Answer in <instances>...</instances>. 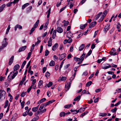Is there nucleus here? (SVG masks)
Listing matches in <instances>:
<instances>
[{
	"mask_svg": "<svg viewBox=\"0 0 121 121\" xmlns=\"http://www.w3.org/2000/svg\"><path fill=\"white\" fill-rule=\"evenodd\" d=\"M5 92L4 90H0V100L2 98H3L4 99L5 98Z\"/></svg>",
	"mask_w": 121,
	"mask_h": 121,
	"instance_id": "1",
	"label": "nucleus"
},
{
	"mask_svg": "<svg viewBox=\"0 0 121 121\" xmlns=\"http://www.w3.org/2000/svg\"><path fill=\"white\" fill-rule=\"evenodd\" d=\"M110 24H108L106 25L104 29V31L106 33L107 31L109 30L110 28Z\"/></svg>",
	"mask_w": 121,
	"mask_h": 121,
	"instance_id": "2",
	"label": "nucleus"
},
{
	"mask_svg": "<svg viewBox=\"0 0 121 121\" xmlns=\"http://www.w3.org/2000/svg\"><path fill=\"white\" fill-rule=\"evenodd\" d=\"M14 56H12L10 59L9 62V64L10 65L13 63L14 60Z\"/></svg>",
	"mask_w": 121,
	"mask_h": 121,
	"instance_id": "3",
	"label": "nucleus"
},
{
	"mask_svg": "<svg viewBox=\"0 0 121 121\" xmlns=\"http://www.w3.org/2000/svg\"><path fill=\"white\" fill-rule=\"evenodd\" d=\"M107 65H108V66H105V65H103L102 66V69H108L109 68L111 67V66L109 64H107Z\"/></svg>",
	"mask_w": 121,
	"mask_h": 121,
	"instance_id": "4",
	"label": "nucleus"
},
{
	"mask_svg": "<svg viewBox=\"0 0 121 121\" xmlns=\"http://www.w3.org/2000/svg\"><path fill=\"white\" fill-rule=\"evenodd\" d=\"M26 48V46H22L21 48H20L18 52H21L22 51H24Z\"/></svg>",
	"mask_w": 121,
	"mask_h": 121,
	"instance_id": "5",
	"label": "nucleus"
},
{
	"mask_svg": "<svg viewBox=\"0 0 121 121\" xmlns=\"http://www.w3.org/2000/svg\"><path fill=\"white\" fill-rule=\"evenodd\" d=\"M66 56V54L65 53H64L60 55L59 57V60H61Z\"/></svg>",
	"mask_w": 121,
	"mask_h": 121,
	"instance_id": "6",
	"label": "nucleus"
},
{
	"mask_svg": "<svg viewBox=\"0 0 121 121\" xmlns=\"http://www.w3.org/2000/svg\"><path fill=\"white\" fill-rule=\"evenodd\" d=\"M56 31L58 32L61 33L63 32V30L61 27H58L56 29Z\"/></svg>",
	"mask_w": 121,
	"mask_h": 121,
	"instance_id": "7",
	"label": "nucleus"
},
{
	"mask_svg": "<svg viewBox=\"0 0 121 121\" xmlns=\"http://www.w3.org/2000/svg\"><path fill=\"white\" fill-rule=\"evenodd\" d=\"M58 47V44L57 43L55 44L52 46V50L53 51L55 50Z\"/></svg>",
	"mask_w": 121,
	"mask_h": 121,
	"instance_id": "8",
	"label": "nucleus"
},
{
	"mask_svg": "<svg viewBox=\"0 0 121 121\" xmlns=\"http://www.w3.org/2000/svg\"><path fill=\"white\" fill-rule=\"evenodd\" d=\"M96 22H92L89 26L90 28L94 27L96 24Z\"/></svg>",
	"mask_w": 121,
	"mask_h": 121,
	"instance_id": "9",
	"label": "nucleus"
},
{
	"mask_svg": "<svg viewBox=\"0 0 121 121\" xmlns=\"http://www.w3.org/2000/svg\"><path fill=\"white\" fill-rule=\"evenodd\" d=\"M17 116V114L16 113L14 114L13 116L12 117L11 120V121H14L16 119Z\"/></svg>",
	"mask_w": 121,
	"mask_h": 121,
	"instance_id": "10",
	"label": "nucleus"
},
{
	"mask_svg": "<svg viewBox=\"0 0 121 121\" xmlns=\"http://www.w3.org/2000/svg\"><path fill=\"white\" fill-rule=\"evenodd\" d=\"M20 66L18 64H17L14 66L13 70L14 71H16L19 68Z\"/></svg>",
	"mask_w": 121,
	"mask_h": 121,
	"instance_id": "11",
	"label": "nucleus"
},
{
	"mask_svg": "<svg viewBox=\"0 0 121 121\" xmlns=\"http://www.w3.org/2000/svg\"><path fill=\"white\" fill-rule=\"evenodd\" d=\"M39 22V20H37L36 22L35 23L33 26V27L35 28H37L38 26Z\"/></svg>",
	"mask_w": 121,
	"mask_h": 121,
	"instance_id": "12",
	"label": "nucleus"
},
{
	"mask_svg": "<svg viewBox=\"0 0 121 121\" xmlns=\"http://www.w3.org/2000/svg\"><path fill=\"white\" fill-rule=\"evenodd\" d=\"M8 44V43L6 41H3L2 43V47L3 48H5L7 46Z\"/></svg>",
	"mask_w": 121,
	"mask_h": 121,
	"instance_id": "13",
	"label": "nucleus"
},
{
	"mask_svg": "<svg viewBox=\"0 0 121 121\" xmlns=\"http://www.w3.org/2000/svg\"><path fill=\"white\" fill-rule=\"evenodd\" d=\"M46 100V99L45 98H44L41 99L39 100L38 102V104H40L41 103L44 102Z\"/></svg>",
	"mask_w": 121,
	"mask_h": 121,
	"instance_id": "14",
	"label": "nucleus"
},
{
	"mask_svg": "<svg viewBox=\"0 0 121 121\" xmlns=\"http://www.w3.org/2000/svg\"><path fill=\"white\" fill-rule=\"evenodd\" d=\"M44 106H45V105L44 104H41L39 108V111H41L43 109Z\"/></svg>",
	"mask_w": 121,
	"mask_h": 121,
	"instance_id": "15",
	"label": "nucleus"
},
{
	"mask_svg": "<svg viewBox=\"0 0 121 121\" xmlns=\"http://www.w3.org/2000/svg\"><path fill=\"white\" fill-rule=\"evenodd\" d=\"M55 65V62L53 60H52L49 64V65L50 66H53Z\"/></svg>",
	"mask_w": 121,
	"mask_h": 121,
	"instance_id": "16",
	"label": "nucleus"
},
{
	"mask_svg": "<svg viewBox=\"0 0 121 121\" xmlns=\"http://www.w3.org/2000/svg\"><path fill=\"white\" fill-rule=\"evenodd\" d=\"M56 34V30H55L53 32L52 35V37L53 39H54L55 38Z\"/></svg>",
	"mask_w": 121,
	"mask_h": 121,
	"instance_id": "17",
	"label": "nucleus"
},
{
	"mask_svg": "<svg viewBox=\"0 0 121 121\" xmlns=\"http://www.w3.org/2000/svg\"><path fill=\"white\" fill-rule=\"evenodd\" d=\"M85 47V45L84 44H82L81 46L79 47V50L80 51L82 50Z\"/></svg>",
	"mask_w": 121,
	"mask_h": 121,
	"instance_id": "18",
	"label": "nucleus"
},
{
	"mask_svg": "<svg viewBox=\"0 0 121 121\" xmlns=\"http://www.w3.org/2000/svg\"><path fill=\"white\" fill-rule=\"evenodd\" d=\"M5 6V4H4L2 5L0 7V13L3 10Z\"/></svg>",
	"mask_w": 121,
	"mask_h": 121,
	"instance_id": "19",
	"label": "nucleus"
},
{
	"mask_svg": "<svg viewBox=\"0 0 121 121\" xmlns=\"http://www.w3.org/2000/svg\"><path fill=\"white\" fill-rule=\"evenodd\" d=\"M52 103L53 102L52 101L50 100L45 103L44 104H45V107H46L47 105Z\"/></svg>",
	"mask_w": 121,
	"mask_h": 121,
	"instance_id": "20",
	"label": "nucleus"
},
{
	"mask_svg": "<svg viewBox=\"0 0 121 121\" xmlns=\"http://www.w3.org/2000/svg\"><path fill=\"white\" fill-rule=\"evenodd\" d=\"M81 98V96L78 95L77 97L76 98H75L74 99V101H79Z\"/></svg>",
	"mask_w": 121,
	"mask_h": 121,
	"instance_id": "21",
	"label": "nucleus"
},
{
	"mask_svg": "<svg viewBox=\"0 0 121 121\" xmlns=\"http://www.w3.org/2000/svg\"><path fill=\"white\" fill-rule=\"evenodd\" d=\"M85 55V54L84 53H83L82 54L80 57L81 60L82 61H83L84 60Z\"/></svg>",
	"mask_w": 121,
	"mask_h": 121,
	"instance_id": "22",
	"label": "nucleus"
},
{
	"mask_svg": "<svg viewBox=\"0 0 121 121\" xmlns=\"http://www.w3.org/2000/svg\"><path fill=\"white\" fill-rule=\"evenodd\" d=\"M107 115V114L106 113H100L99 115V117H104L106 116Z\"/></svg>",
	"mask_w": 121,
	"mask_h": 121,
	"instance_id": "23",
	"label": "nucleus"
},
{
	"mask_svg": "<svg viewBox=\"0 0 121 121\" xmlns=\"http://www.w3.org/2000/svg\"><path fill=\"white\" fill-rule=\"evenodd\" d=\"M29 4L28 3H26L24 4L22 6V9H24L26 6H28Z\"/></svg>",
	"mask_w": 121,
	"mask_h": 121,
	"instance_id": "24",
	"label": "nucleus"
},
{
	"mask_svg": "<svg viewBox=\"0 0 121 121\" xmlns=\"http://www.w3.org/2000/svg\"><path fill=\"white\" fill-rule=\"evenodd\" d=\"M18 73V72L17 71L15 73H14L13 75L12 76V79H14L15 77L17 75Z\"/></svg>",
	"mask_w": 121,
	"mask_h": 121,
	"instance_id": "25",
	"label": "nucleus"
},
{
	"mask_svg": "<svg viewBox=\"0 0 121 121\" xmlns=\"http://www.w3.org/2000/svg\"><path fill=\"white\" fill-rule=\"evenodd\" d=\"M39 117L38 116H36L35 117L33 118L32 121H36L39 119Z\"/></svg>",
	"mask_w": 121,
	"mask_h": 121,
	"instance_id": "26",
	"label": "nucleus"
},
{
	"mask_svg": "<svg viewBox=\"0 0 121 121\" xmlns=\"http://www.w3.org/2000/svg\"><path fill=\"white\" fill-rule=\"evenodd\" d=\"M102 14V12H101L99 13L97 15L96 17L95 20H97V19L99 18L100 16V15Z\"/></svg>",
	"mask_w": 121,
	"mask_h": 121,
	"instance_id": "27",
	"label": "nucleus"
},
{
	"mask_svg": "<svg viewBox=\"0 0 121 121\" xmlns=\"http://www.w3.org/2000/svg\"><path fill=\"white\" fill-rule=\"evenodd\" d=\"M72 35V34L70 32H68L67 34V37L68 38H71Z\"/></svg>",
	"mask_w": 121,
	"mask_h": 121,
	"instance_id": "28",
	"label": "nucleus"
},
{
	"mask_svg": "<svg viewBox=\"0 0 121 121\" xmlns=\"http://www.w3.org/2000/svg\"><path fill=\"white\" fill-rule=\"evenodd\" d=\"M76 74V72H74V74L73 75V76H72L70 79V80H73Z\"/></svg>",
	"mask_w": 121,
	"mask_h": 121,
	"instance_id": "29",
	"label": "nucleus"
},
{
	"mask_svg": "<svg viewBox=\"0 0 121 121\" xmlns=\"http://www.w3.org/2000/svg\"><path fill=\"white\" fill-rule=\"evenodd\" d=\"M35 28L34 27L32 28L30 30V31L29 33V34L30 35L35 30Z\"/></svg>",
	"mask_w": 121,
	"mask_h": 121,
	"instance_id": "30",
	"label": "nucleus"
},
{
	"mask_svg": "<svg viewBox=\"0 0 121 121\" xmlns=\"http://www.w3.org/2000/svg\"><path fill=\"white\" fill-rule=\"evenodd\" d=\"M74 60L75 61H80L81 60V59L80 58L77 57H74Z\"/></svg>",
	"mask_w": 121,
	"mask_h": 121,
	"instance_id": "31",
	"label": "nucleus"
},
{
	"mask_svg": "<svg viewBox=\"0 0 121 121\" xmlns=\"http://www.w3.org/2000/svg\"><path fill=\"white\" fill-rule=\"evenodd\" d=\"M9 101L8 100H6L5 102V105L4 107V108H6L8 106L9 103Z\"/></svg>",
	"mask_w": 121,
	"mask_h": 121,
	"instance_id": "32",
	"label": "nucleus"
},
{
	"mask_svg": "<svg viewBox=\"0 0 121 121\" xmlns=\"http://www.w3.org/2000/svg\"><path fill=\"white\" fill-rule=\"evenodd\" d=\"M92 82L91 81H90L88 82L86 84V86H90Z\"/></svg>",
	"mask_w": 121,
	"mask_h": 121,
	"instance_id": "33",
	"label": "nucleus"
},
{
	"mask_svg": "<svg viewBox=\"0 0 121 121\" xmlns=\"http://www.w3.org/2000/svg\"><path fill=\"white\" fill-rule=\"evenodd\" d=\"M51 9L50 8L48 9V14L47 15V17L48 18L49 17V16L50 14V12H51Z\"/></svg>",
	"mask_w": 121,
	"mask_h": 121,
	"instance_id": "34",
	"label": "nucleus"
},
{
	"mask_svg": "<svg viewBox=\"0 0 121 121\" xmlns=\"http://www.w3.org/2000/svg\"><path fill=\"white\" fill-rule=\"evenodd\" d=\"M10 26L9 25L8 27L7 28V30L6 33V34H7L9 31V30L10 29Z\"/></svg>",
	"mask_w": 121,
	"mask_h": 121,
	"instance_id": "35",
	"label": "nucleus"
},
{
	"mask_svg": "<svg viewBox=\"0 0 121 121\" xmlns=\"http://www.w3.org/2000/svg\"><path fill=\"white\" fill-rule=\"evenodd\" d=\"M71 105H72L71 104H67L65 105L64 107V108H69Z\"/></svg>",
	"mask_w": 121,
	"mask_h": 121,
	"instance_id": "36",
	"label": "nucleus"
},
{
	"mask_svg": "<svg viewBox=\"0 0 121 121\" xmlns=\"http://www.w3.org/2000/svg\"><path fill=\"white\" fill-rule=\"evenodd\" d=\"M29 111V110L28 111H26L24 112L23 114V116H26L28 114Z\"/></svg>",
	"mask_w": 121,
	"mask_h": 121,
	"instance_id": "37",
	"label": "nucleus"
},
{
	"mask_svg": "<svg viewBox=\"0 0 121 121\" xmlns=\"http://www.w3.org/2000/svg\"><path fill=\"white\" fill-rule=\"evenodd\" d=\"M91 53L92 51L91 50H90L88 52L86 56V58L88 56H89L91 54Z\"/></svg>",
	"mask_w": 121,
	"mask_h": 121,
	"instance_id": "38",
	"label": "nucleus"
},
{
	"mask_svg": "<svg viewBox=\"0 0 121 121\" xmlns=\"http://www.w3.org/2000/svg\"><path fill=\"white\" fill-rule=\"evenodd\" d=\"M64 23V26H66L69 23V22L68 21H67L66 22L65 20H64L63 21V23H64Z\"/></svg>",
	"mask_w": 121,
	"mask_h": 121,
	"instance_id": "39",
	"label": "nucleus"
},
{
	"mask_svg": "<svg viewBox=\"0 0 121 121\" xmlns=\"http://www.w3.org/2000/svg\"><path fill=\"white\" fill-rule=\"evenodd\" d=\"M117 110V108L116 107H115L113 109H112L111 111L112 112L114 113L116 112Z\"/></svg>",
	"mask_w": 121,
	"mask_h": 121,
	"instance_id": "40",
	"label": "nucleus"
},
{
	"mask_svg": "<svg viewBox=\"0 0 121 121\" xmlns=\"http://www.w3.org/2000/svg\"><path fill=\"white\" fill-rule=\"evenodd\" d=\"M60 116L61 117H64L65 115V113L64 112H61L60 114Z\"/></svg>",
	"mask_w": 121,
	"mask_h": 121,
	"instance_id": "41",
	"label": "nucleus"
},
{
	"mask_svg": "<svg viewBox=\"0 0 121 121\" xmlns=\"http://www.w3.org/2000/svg\"><path fill=\"white\" fill-rule=\"evenodd\" d=\"M37 108H36V107H34L32 108V111L33 112H35L38 110V109H37Z\"/></svg>",
	"mask_w": 121,
	"mask_h": 121,
	"instance_id": "42",
	"label": "nucleus"
},
{
	"mask_svg": "<svg viewBox=\"0 0 121 121\" xmlns=\"http://www.w3.org/2000/svg\"><path fill=\"white\" fill-rule=\"evenodd\" d=\"M50 73L48 72H46L45 76L46 78H47L50 76Z\"/></svg>",
	"mask_w": 121,
	"mask_h": 121,
	"instance_id": "43",
	"label": "nucleus"
},
{
	"mask_svg": "<svg viewBox=\"0 0 121 121\" xmlns=\"http://www.w3.org/2000/svg\"><path fill=\"white\" fill-rule=\"evenodd\" d=\"M53 83L52 82H49V83L47 85V86L48 87H49L51 86L52 85Z\"/></svg>",
	"mask_w": 121,
	"mask_h": 121,
	"instance_id": "44",
	"label": "nucleus"
},
{
	"mask_svg": "<svg viewBox=\"0 0 121 121\" xmlns=\"http://www.w3.org/2000/svg\"><path fill=\"white\" fill-rule=\"evenodd\" d=\"M46 108H44L43 110H41V111H40V114H42L43 113H44L46 111Z\"/></svg>",
	"mask_w": 121,
	"mask_h": 121,
	"instance_id": "45",
	"label": "nucleus"
},
{
	"mask_svg": "<svg viewBox=\"0 0 121 121\" xmlns=\"http://www.w3.org/2000/svg\"><path fill=\"white\" fill-rule=\"evenodd\" d=\"M107 13V11L106 10H105L104 12L103 13V15H102V16H103V17H105L106 16V14Z\"/></svg>",
	"mask_w": 121,
	"mask_h": 121,
	"instance_id": "46",
	"label": "nucleus"
},
{
	"mask_svg": "<svg viewBox=\"0 0 121 121\" xmlns=\"http://www.w3.org/2000/svg\"><path fill=\"white\" fill-rule=\"evenodd\" d=\"M49 54V52L48 50H46L45 51V56H47Z\"/></svg>",
	"mask_w": 121,
	"mask_h": 121,
	"instance_id": "47",
	"label": "nucleus"
},
{
	"mask_svg": "<svg viewBox=\"0 0 121 121\" xmlns=\"http://www.w3.org/2000/svg\"><path fill=\"white\" fill-rule=\"evenodd\" d=\"M104 17H103V16H102L99 20L98 22H101L103 20Z\"/></svg>",
	"mask_w": 121,
	"mask_h": 121,
	"instance_id": "48",
	"label": "nucleus"
},
{
	"mask_svg": "<svg viewBox=\"0 0 121 121\" xmlns=\"http://www.w3.org/2000/svg\"><path fill=\"white\" fill-rule=\"evenodd\" d=\"M41 114L40 112V111L38 110L35 113V115L36 116H37V115L39 114Z\"/></svg>",
	"mask_w": 121,
	"mask_h": 121,
	"instance_id": "49",
	"label": "nucleus"
},
{
	"mask_svg": "<svg viewBox=\"0 0 121 121\" xmlns=\"http://www.w3.org/2000/svg\"><path fill=\"white\" fill-rule=\"evenodd\" d=\"M13 3V2H10L7 3L6 4V6L7 7H9L11 6L12 4Z\"/></svg>",
	"mask_w": 121,
	"mask_h": 121,
	"instance_id": "50",
	"label": "nucleus"
},
{
	"mask_svg": "<svg viewBox=\"0 0 121 121\" xmlns=\"http://www.w3.org/2000/svg\"><path fill=\"white\" fill-rule=\"evenodd\" d=\"M48 47H51L52 45V42H50L49 41H48Z\"/></svg>",
	"mask_w": 121,
	"mask_h": 121,
	"instance_id": "51",
	"label": "nucleus"
},
{
	"mask_svg": "<svg viewBox=\"0 0 121 121\" xmlns=\"http://www.w3.org/2000/svg\"><path fill=\"white\" fill-rule=\"evenodd\" d=\"M34 47H35V45H34V44H32V46L31 47V49H30V51L31 52H32L33 51V49L34 48Z\"/></svg>",
	"mask_w": 121,
	"mask_h": 121,
	"instance_id": "52",
	"label": "nucleus"
},
{
	"mask_svg": "<svg viewBox=\"0 0 121 121\" xmlns=\"http://www.w3.org/2000/svg\"><path fill=\"white\" fill-rule=\"evenodd\" d=\"M88 113V112H84V113H82L81 115H80V117H81L82 116V117L83 116H84L85 115L87 114V113Z\"/></svg>",
	"mask_w": 121,
	"mask_h": 121,
	"instance_id": "53",
	"label": "nucleus"
},
{
	"mask_svg": "<svg viewBox=\"0 0 121 121\" xmlns=\"http://www.w3.org/2000/svg\"><path fill=\"white\" fill-rule=\"evenodd\" d=\"M17 26V28L19 29H22V27L21 26L18 24H17L16 25Z\"/></svg>",
	"mask_w": 121,
	"mask_h": 121,
	"instance_id": "54",
	"label": "nucleus"
},
{
	"mask_svg": "<svg viewBox=\"0 0 121 121\" xmlns=\"http://www.w3.org/2000/svg\"><path fill=\"white\" fill-rule=\"evenodd\" d=\"M25 103V102L23 101H22V103H21V105L22 108H23L24 107Z\"/></svg>",
	"mask_w": 121,
	"mask_h": 121,
	"instance_id": "55",
	"label": "nucleus"
},
{
	"mask_svg": "<svg viewBox=\"0 0 121 121\" xmlns=\"http://www.w3.org/2000/svg\"><path fill=\"white\" fill-rule=\"evenodd\" d=\"M70 51L71 52L73 51V45H72L71 47H70Z\"/></svg>",
	"mask_w": 121,
	"mask_h": 121,
	"instance_id": "56",
	"label": "nucleus"
},
{
	"mask_svg": "<svg viewBox=\"0 0 121 121\" xmlns=\"http://www.w3.org/2000/svg\"><path fill=\"white\" fill-rule=\"evenodd\" d=\"M26 92H22L20 96L22 97H23L26 94Z\"/></svg>",
	"mask_w": 121,
	"mask_h": 121,
	"instance_id": "57",
	"label": "nucleus"
},
{
	"mask_svg": "<svg viewBox=\"0 0 121 121\" xmlns=\"http://www.w3.org/2000/svg\"><path fill=\"white\" fill-rule=\"evenodd\" d=\"M121 103V101H120L118 102L117 103L115 104L114 106H117L120 104Z\"/></svg>",
	"mask_w": 121,
	"mask_h": 121,
	"instance_id": "58",
	"label": "nucleus"
},
{
	"mask_svg": "<svg viewBox=\"0 0 121 121\" xmlns=\"http://www.w3.org/2000/svg\"><path fill=\"white\" fill-rule=\"evenodd\" d=\"M43 81L42 80H40L39 81L38 83L39 86H41L42 84Z\"/></svg>",
	"mask_w": 121,
	"mask_h": 121,
	"instance_id": "59",
	"label": "nucleus"
},
{
	"mask_svg": "<svg viewBox=\"0 0 121 121\" xmlns=\"http://www.w3.org/2000/svg\"><path fill=\"white\" fill-rule=\"evenodd\" d=\"M54 60L55 61H56V60L58 59V57L55 55H54L53 56Z\"/></svg>",
	"mask_w": 121,
	"mask_h": 121,
	"instance_id": "60",
	"label": "nucleus"
},
{
	"mask_svg": "<svg viewBox=\"0 0 121 121\" xmlns=\"http://www.w3.org/2000/svg\"><path fill=\"white\" fill-rule=\"evenodd\" d=\"M30 63H31V61H30L28 63L27 65V66H26V69H27L30 66Z\"/></svg>",
	"mask_w": 121,
	"mask_h": 121,
	"instance_id": "61",
	"label": "nucleus"
},
{
	"mask_svg": "<svg viewBox=\"0 0 121 121\" xmlns=\"http://www.w3.org/2000/svg\"><path fill=\"white\" fill-rule=\"evenodd\" d=\"M121 26V25L119 23H118L117 24V28L118 29H119L120 28V27Z\"/></svg>",
	"mask_w": 121,
	"mask_h": 121,
	"instance_id": "62",
	"label": "nucleus"
},
{
	"mask_svg": "<svg viewBox=\"0 0 121 121\" xmlns=\"http://www.w3.org/2000/svg\"><path fill=\"white\" fill-rule=\"evenodd\" d=\"M70 65L69 64H68L65 66L64 67V68L65 69H67L69 67V66Z\"/></svg>",
	"mask_w": 121,
	"mask_h": 121,
	"instance_id": "63",
	"label": "nucleus"
},
{
	"mask_svg": "<svg viewBox=\"0 0 121 121\" xmlns=\"http://www.w3.org/2000/svg\"><path fill=\"white\" fill-rule=\"evenodd\" d=\"M41 41L40 40H38L35 43V46H37L38 44L40 43Z\"/></svg>",
	"mask_w": 121,
	"mask_h": 121,
	"instance_id": "64",
	"label": "nucleus"
}]
</instances>
